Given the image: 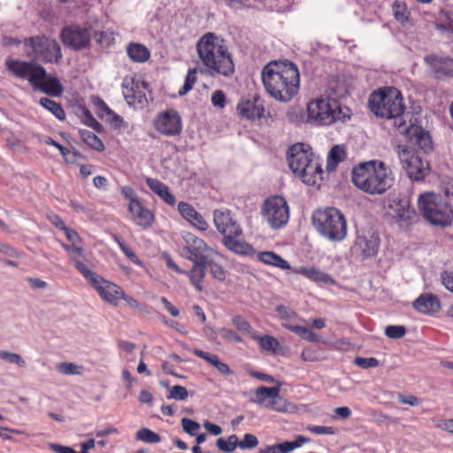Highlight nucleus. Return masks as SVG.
I'll use <instances>...</instances> for the list:
<instances>
[{
  "label": "nucleus",
  "mask_w": 453,
  "mask_h": 453,
  "mask_svg": "<svg viewBox=\"0 0 453 453\" xmlns=\"http://www.w3.org/2000/svg\"><path fill=\"white\" fill-rule=\"evenodd\" d=\"M206 262L193 263L192 268L189 271H184L183 274L187 275L190 283L198 291L203 290L202 282L205 277Z\"/></svg>",
  "instance_id": "29"
},
{
  "label": "nucleus",
  "mask_w": 453,
  "mask_h": 453,
  "mask_svg": "<svg viewBox=\"0 0 453 453\" xmlns=\"http://www.w3.org/2000/svg\"><path fill=\"white\" fill-rule=\"evenodd\" d=\"M327 89L329 96L336 99L346 96L350 87L343 77H333L328 82Z\"/></svg>",
  "instance_id": "32"
},
{
  "label": "nucleus",
  "mask_w": 453,
  "mask_h": 453,
  "mask_svg": "<svg viewBox=\"0 0 453 453\" xmlns=\"http://www.w3.org/2000/svg\"><path fill=\"white\" fill-rule=\"evenodd\" d=\"M189 223L200 231H205L208 228L207 222L204 220L203 216L198 211Z\"/></svg>",
  "instance_id": "61"
},
{
  "label": "nucleus",
  "mask_w": 453,
  "mask_h": 453,
  "mask_svg": "<svg viewBox=\"0 0 453 453\" xmlns=\"http://www.w3.org/2000/svg\"><path fill=\"white\" fill-rule=\"evenodd\" d=\"M278 393H280L279 387L268 388L265 386H259L255 391V397L250 398V402L262 407L268 408V403H270L272 398L278 396Z\"/></svg>",
  "instance_id": "30"
},
{
  "label": "nucleus",
  "mask_w": 453,
  "mask_h": 453,
  "mask_svg": "<svg viewBox=\"0 0 453 453\" xmlns=\"http://www.w3.org/2000/svg\"><path fill=\"white\" fill-rule=\"evenodd\" d=\"M183 251L186 253V258L193 263L206 262L218 252L209 247L206 242L191 233H187L183 236Z\"/></svg>",
  "instance_id": "16"
},
{
  "label": "nucleus",
  "mask_w": 453,
  "mask_h": 453,
  "mask_svg": "<svg viewBox=\"0 0 453 453\" xmlns=\"http://www.w3.org/2000/svg\"><path fill=\"white\" fill-rule=\"evenodd\" d=\"M351 180L364 193L376 196L390 189L395 183V177L384 162L371 160L353 167Z\"/></svg>",
  "instance_id": "3"
},
{
  "label": "nucleus",
  "mask_w": 453,
  "mask_h": 453,
  "mask_svg": "<svg viewBox=\"0 0 453 453\" xmlns=\"http://www.w3.org/2000/svg\"><path fill=\"white\" fill-rule=\"evenodd\" d=\"M371 111L381 118L394 119V126L408 142L427 151L431 148L430 134L417 125L406 126L404 119L405 105L401 92L393 87L371 94Z\"/></svg>",
  "instance_id": "1"
},
{
  "label": "nucleus",
  "mask_w": 453,
  "mask_h": 453,
  "mask_svg": "<svg viewBox=\"0 0 453 453\" xmlns=\"http://www.w3.org/2000/svg\"><path fill=\"white\" fill-rule=\"evenodd\" d=\"M155 129L165 136H176L182 131V121L180 114L173 109L157 115L154 120Z\"/></svg>",
  "instance_id": "18"
},
{
  "label": "nucleus",
  "mask_w": 453,
  "mask_h": 453,
  "mask_svg": "<svg viewBox=\"0 0 453 453\" xmlns=\"http://www.w3.org/2000/svg\"><path fill=\"white\" fill-rule=\"evenodd\" d=\"M196 50L210 74L226 77L234 72V65L225 41L213 33H207L196 42Z\"/></svg>",
  "instance_id": "4"
},
{
  "label": "nucleus",
  "mask_w": 453,
  "mask_h": 453,
  "mask_svg": "<svg viewBox=\"0 0 453 453\" xmlns=\"http://www.w3.org/2000/svg\"><path fill=\"white\" fill-rule=\"evenodd\" d=\"M441 279L443 286L453 293V272H443L441 275Z\"/></svg>",
  "instance_id": "63"
},
{
  "label": "nucleus",
  "mask_w": 453,
  "mask_h": 453,
  "mask_svg": "<svg viewBox=\"0 0 453 453\" xmlns=\"http://www.w3.org/2000/svg\"><path fill=\"white\" fill-rule=\"evenodd\" d=\"M317 231L326 239L341 242L347 235V222L344 215L336 208L317 210L312 216Z\"/></svg>",
  "instance_id": "8"
},
{
  "label": "nucleus",
  "mask_w": 453,
  "mask_h": 453,
  "mask_svg": "<svg viewBox=\"0 0 453 453\" xmlns=\"http://www.w3.org/2000/svg\"><path fill=\"white\" fill-rule=\"evenodd\" d=\"M47 219L53 226H55L57 228H58L61 231H64L65 229L67 228L64 220L58 215H57L55 213L48 214Z\"/></svg>",
  "instance_id": "64"
},
{
  "label": "nucleus",
  "mask_w": 453,
  "mask_h": 453,
  "mask_svg": "<svg viewBox=\"0 0 453 453\" xmlns=\"http://www.w3.org/2000/svg\"><path fill=\"white\" fill-rule=\"evenodd\" d=\"M0 358L9 364H14L21 368L27 365L25 359L19 353L0 350Z\"/></svg>",
  "instance_id": "45"
},
{
  "label": "nucleus",
  "mask_w": 453,
  "mask_h": 453,
  "mask_svg": "<svg viewBox=\"0 0 453 453\" xmlns=\"http://www.w3.org/2000/svg\"><path fill=\"white\" fill-rule=\"evenodd\" d=\"M262 215L272 228H281L287 225L289 219L288 204L282 196L269 197L262 206Z\"/></svg>",
  "instance_id": "11"
},
{
  "label": "nucleus",
  "mask_w": 453,
  "mask_h": 453,
  "mask_svg": "<svg viewBox=\"0 0 453 453\" xmlns=\"http://www.w3.org/2000/svg\"><path fill=\"white\" fill-rule=\"evenodd\" d=\"M58 371L64 375L79 374V367L73 363L63 362L58 365Z\"/></svg>",
  "instance_id": "57"
},
{
  "label": "nucleus",
  "mask_w": 453,
  "mask_h": 453,
  "mask_svg": "<svg viewBox=\"0 0 453 453\" xmlns=\"http://www.w3.org/2000/svg\"><path fill=\"white\" fill-rule=\"evenodd\" d=\"M354 364L360 368L368 369L377 367L379 365V360L375 357H357L354 359Z\"/></svg>",
  "instance_id": "52"
},
{
  "label": "nucleus",
  "mask_w": 453,
  "mask_h": 453,
  "mask_svg": "<svg viewBox=\"0 0 453 453\" xmlns=\"http://www.w3.org/2000/svg\"><path fill=\"white\" fill-rule=\"evenodd\" d=\"M257 259L265 265H273L283 270L289 269V263L273 251H261L257 254Z\"/></svg>",
  "instance_id": "34"
},
{
  "label": "nucleus",
  "mask_w": 453,
  "mask_h": 453,
  "mask_svg": "<svg viewBox=\"0 0 453 453\" xmlns=\"http://www.w3.org/2000/svg\"><path fill=\"white\" fill-rule=\"evenodd\" d=\"M83 121L88 126L92 127L95 130H98L100 127V124L98 121L92 116L90 111L85 109L83 112Z\"/></svg>",
  "instance_id": "62"
},
{
  "label": "nucleus",
  "mask_w": 453,
  "mask_h": 453,
  "mask_svg": "<svg viewBox=\"0 0 453 453\" xmlns=\"http://www.w3.org/2000/svg\"><path fill=\"white\" fill-rule=\"evenodd\" d=\"M306 430L314 434H329L333 435L336 434V429L333 426H315L308 425Z\"/></svg>",
  "instance_id": "53"
},
{
  "label": "nucleus",
  "mask_w": 453,
  "mask_h": 453,
  "mask_svg": "<svg viewBox=\"0 0 453 453\" xmlns=\"http://www.w3.org/2000/svg\"><path fill=\"white\" fill-rule=\"evenodd\" d=\"M33 88L51 96H60L64 92V87L59 80L56 76L50 75L47 73L44 78L35 81V85H34Z\"/></svg>",
  "instance_id": "25"
},
{
  "label": "nucleus",
  "mask_w": 453,
  "mask_h": 453,
  "mask_svg": "<svg viewBox=\"0 0 453 453\" xmlns=\"http://www.w3.org/2000/svg\"><path fill=\"white\" fill-rule=\"evenodd\" d=\"M97 114L105 121L117 125L121 121V118L116 114L105 103L104 100L98 98L96 103Z\"/></svg>",
  "instance_id": "37"
},
{
  "label": "nucleus",
  "mask_w": 453,
  "mask_h": 453,
  "mask_svg": "<svg viewBox=\"0 0 453 453\" xmlns=\"http://www.w3.org/2000/svg\"><path fill=\"white\" fill-rule=\"evenodd\" d=\"M193 353L198 357L203 358V360L210 363L211 365H213L219 372H220L223 375H230L233 373L232 370L228 366L227 364L220 361L217 355L211 354L205 351H203L201 349H195Z\"/></svg>",
  "instance_id": "33"
},
{
  "label": "nucleus",
  "mask_w": 453,
  "mask_h": 453,
  "mask_svg": "<svg viewBox=\"0 0 453 453\" xmlns=\"http://www.w3.org/2000/svg\"><path fill=\"white\" fill-rule=\"evenodd\" d=\"M426 60L430 64L434 75L441 79L453 75V59L441 58L437 57H427Z\"/></svg>",
  "instance_id": "28"
},
{
  "label": "nucleus",
  "mask_w": 453,
  "mask_h": 453,
  "mask_svg": "<svg viewBox=\"0 0 453 453\" xmlns=\"http://www.w3.org/2000/svg\"><path fill=\"white\" fill-rule=\"evenodd\" d=\"M233 325L242 333H248L250 334V332H255L252 330L250 324L242 318L241 316H235L233 318Z\"/></svg>",
  "instance_id": "55"
},
{
  "label": "nucleus",
  "mask_w": 453,
  "mask_h": 453,
  "mask_svg": "<svg viewBox=\"0 0 453 453\" xmlns=\"http://www.w3.org/2000/svg\"><path fill=\"white\" fill-rule=\"evenodd\" d=\"M196 73V68L188 70L183 87L179 90V94L180 96L186 95L193 88V86L195 85L197 80Z\"/></svg>",
  "instance_id": "46"
},
{
  "label": "nucleus",
  "mask_w": 453,
  "mask_h": 453,
  "mask_svg": "<svg viewBox=\"0 0 453 453\" xmlns=\"http://www.w3.org/2000/svg\"><path fill=\"white\" fill-rule=\"evenodd\" d=\"M250 337L257 341L260 346V348L265 351L271 353H276L280 349L279 341L271 335H264L260 336L258 332H250Z\"/></svg>",
  "instance_id": "36"
},
{
  "label": "nucleus",
  "mask_w": 453,
  "mask_h": 453,
  "mask_svg": "<svg viewBox=\"0 0 453 453\" xmlns=\"http://www.w3.org/2000/svg\"><path fill=\"white\" fill-rule=\"evenodd\" d=\"M344 118L337 99L326 96L311 101L307 104V122L330 125Z\"/></svg>",
  "instance_id": "9"
},
{
  "label": "nucleus",
  "mask_w": 453,
  "mask_h": 453,
  "mask_svg": "<svg viewBox=\"0 0 453 453\" xmlns=\"http://www.w3.org/2000/svg\"><path fill=\"white\" fill-rule=\"evenodd\" d=\"M379 246V235L371 229H362L357 231L350 252L357 259L363 261L374 257L378 253Z\"/></svg>",
  "instance_id": "14"
},
{
  "label": "nucleus",
  "mask_w": 453,
  "mask_h": 453,
  "mask_svg": "<svg viewBox=\"0 0 453 453\" xmlns=\"http://www.w3.org/2000/svg\"><path fill=\"white\" fill-rule=\"evenodd\" d=\"M188 390L182 386H173L168 395L169 399L185 400L188 397Z\"/></svg>",
  "instance_id": "56"
},
{
  "label": "nucleus",
  "mask_w": 453,
  "mask_h": 453,
  "mask_svg": "<svg viewBox=\"0 0 453 453\" xmlns=\"http://www.w3.org/2000/svg\"><path fill=\"white\" fill-rule=\"evenodd\" d=\"M216 446L221 451L233 452L239 447L238 437L235 434H232L228 437L227 441L219 438L216 441Z\"/></svg>",
  "instance_id": "43"
},
{
  "label": "nucleus",
  "mask_w": 453,
  "mask_h": 453,
  "mask_svg": "<svg viewBox=\"0 0 453 453\" xmlns=\"http://www.w3.org/2000/svg\"><path fill=\"white\" fill-rule=\"evenodd\" d=\"M295 273L304 276L319 286H333L335 284V280L330 274L315 267L300 266L295 270Z\"/></svg>",
  "instance_id": "24"
},
{
  "label": "nucleus",
  "mask_w": 453,
  "mask_h": 453,
  "mask_svg": "<svg viewBox=\"0 0 453 453\" xmlns=\"http://www.w3.org/2000/svg\"><path fill=\"white\" fill-rule=\"evenodd\" d=\"M178 210L180 215L188 222L196 215V210L186 202H180L178 204Z\"/></svg>",
  "instance_id": "50"
},
{
  "label": "nucleus",
  "mask_w": 453,
  "mask_h": 453,
  "mask_svg": "<svg viewBox=\"0 0 453 453\" xmlns=\"http://www.w3.org/2000/svg\"><path fill=\"white\" fill-rule=\"evenodd\" d=\"M261 77L268 94L280 102L291 100L299 89V70L288 60L270 61L264 66Z\"/></svg>",
  "instance_id": "2"
},
{
  "label": "nucleus",
  "mask_w": 453,
  "mask_h": 453,
  "mask_svg": "<svg viewBox=\"0 0 453 453\" xmlns=\"http://www.w3.org/2000/svg\"><path fill=\"white\" fill-rule=\"evenodd\" d=\"M392 11L395 19L398 22L402 24L408 22L410 12L405 3L395 1L392 4Z\"/></svg>",
  "instance_id": "42"
},
{
  "label": "nucleus",
  "mask_w": 453,
  "mask_h": 453,
  "mask_svg": "<svg viewBox=\"0 0 453 453\" xmlns=\"http://www.w3.org/2000/svg\"><path fill=\"white\" fill-rule=\"evenodd\" d=\"M409 143L423 151L424 154L428 153L432 150V147L427 151L418 148L416 145ZM414 149L410 150L406 145H399L397 149L398 157L402 165V167L406 172L410 179L413 180H423L429 171V165L426 159L423 158L420 152H414Z\"/></svg>",
  "instance_id": "10"
},
{
  "label": "nucleus",
  "mask_w": 453,
  "mask_h": 453,
  "mask_svg": "<svg viewBox=\"0 0 453 453\" xmlns=\"http://www.w3.org/2000/svg\"><path fill=\"white\" fill-rule=\"evenodd\" d=\"M86 280L107 303L117 306L123 296V289L117 284L104 279L96 272H87Z\"/></svg>",
  "instance_id": "12"
},
{
  "label": "nucleus",
  "mask_w": 453,
  "mask_h": 453,
  "mask_svg": "<svg viewBox=\"0 0 453 453\" xmlns=\"http://www.w3.org/2000/svg\"><path fill=\"white\" fill-rule=\"evenodd\" d=\"M241 235L242 234L228 235L223 238L222 242L227 250L235 254L246 256L254 255V248L250 244L238 239Z\"/></svg>",
  "instance_id": "27"
},
{
  "label": "nucleus",
  "mask_w": 453,
  "mask_h": 453,
  "mask_svg": "<svg viewBox=\"0 0 453 453\" xmlns=\"http://www.w3.org/2000/svg\"><path fill=\"white\" fill-rule=\"evenodd\" d=\"M146 184L167 204L173 205L176 202L174 196L170 192L169 188L157 179L147 178Z\"/></svg>",
  "instance_id": "31"
},
{
  "label": "nucleus",
  "mask_w": 453,
  "mask_h": 453,
  "mask_svg": "<svg viewBox=\"0 0 453 453\" xmlns=\"http://www.w3.org/2000/svg\"><path fill=\"white\" fill-rule=\"evenodd\" d=\"M290 170L307 185H316L322 180L323 171L311 148L303 143L292 145L288 151Z\"/></svg>",
  "instance_id": "5"
},
{
  "label": "nucleus",
  "mask_w": 453,
  "mask_h": 453,
  "mask_svg": "<svg viewBox=\"0 0 453 453\" xmlns=\"http://www.w3.org/2000/svg\"><path fill=\"white\" fill-rule=\"evenodd\" d=\"M214 225L224 237L232 234H242V229L234 219L229 210H215L213 212Z\"/></svg>",
  "instance_id": "20"
},
{
  "label": "nucleus",
  "mask_w": 453,
  "mask_h": 453,
  "mask_svg": "<svg viewBox=\"0 0 453 453\" xmlns=\"http://www.w3.org/2000/svg\"><path fill=\"white\" fill-rule=\"evenodd\" d=\"M81 140L90 148L95 150L102 151L104 150V145L101 139L93 132L87 129H81L79 131Z\"/></svg>",
  "instance_id": "38"
},
{
  "label": "nucleus",
  "mask_w": 453,
  "mask_h": 453,
  "mask_svg": "<svg viewBox=\"0 0 453 453\" xmlns=\"http://www.w3.org/2000/svg\"><path fill=\"white\" fill-rule=\"evenodd\" d=\"M238 442L241 449H253L258 445L257 438L251 434H245L243 439Z\"/></svg>",
  "instance_id": "58"
},
{
  "label": "nucleus",
  "mask_w": 453,
  "mask_h": 453,
  "mask_svg": "<svg viewBox=\"0 0 453 453\" xmlns=\"http://www.w3.org/2000/svg\"><path fill=\"white\" fill-rule=\"evenodd\" d=\"M94 37L99 45L103 47H108L114 41V33L111 30L95 32Z\"/></svg>",
  "instance_id": "47"
},
{
  "label": "nucleus",
  "mask_w": 453,
  "mask_h": 453,
  "mask_svg": "<svg viewBox=\"0 0 453 453\" xmlns=\"http://www.w3.org/2000/svg\"><path fill=\"white\" fill-rule=\"evenodd\" d=\"M136 439L146 443H158L161 441L160 435L149 428L138 430Z\"/></svg>",
  "instance_id": "44"
},
{
  "label": "nucleus",
  "mask_w": 453,
  "mask_h": 453,
  "mask_svg": "<svg viewBox=\"0 0 453 453\" xmlns=\"http://www.w3.org/2000/svg\"><path fill=\"white\" fill-rule=\"evenodd\" d=\"M413 308L424 315H434L441 310L439 298L431 293L421 294L413 303Z\"/></svg>",
  "instance_id": "22"
},
{
  "label": "nucleus",
  "mask_w": 453,
  "mask_h": 453,
  "mask_svg": "<svg viewBox=\"0 0 453 453\" xmlns=\"http://www.w3.org/2000/svg\"><path fill=\"white\" fill-rule=\"evenodd\" d=\"M25 55L44 64H59L63 58L59 43L45 35H37L23 40Z\"/></svg>",
  "instance_id": "7"
},
{
  "label": "nucleus",
  "mask_w": 453,
  "mask_h": 453,
  "mask_svg": "<svg viewBox=\"0 0 453 453\" xmlns=\"http://www.w3.org/2000/svg\"><path fill=\"white\" fill-rule=\"evenodd\" d=\"M211 104L215 107L224 108L226 105V96L222 90H216L211 96Z\"/></svg>",
  "instance_id": "60"
},
{
  "label": "nucleus",
  "mask_w": 453,
  "mask_h": 453,
  "mask_svg": "<svg viewBox=\"0 0 453 453\" xmlns=\"http://www.w3.org/2000/svg\"><path fill=\"white\" fill-rule=\"evenodd\" d=\"M290 403H287L278 393V396L275 398H272L270 403H268V408L270 410H273L278 412H287L289 411Z\"/></svg>",
  "instance_id": "48"
},
{
  "label": "nucleus",
  "mask_w": 453,
  "mask_h": 453,
  "mask_svg": "<svg viewBox=\"0 0 453 453\" xmlns=\"http://www.w3.org/2000/svg\"><path fill=\"white\" fill-rule=\"evenodd\" d=\"M206 269H208L212 275L218 280H224L226 278L225 271L223 267L211 260V258L206 260Z\"/></svg>",
  "instance_id": "49"
},
{
  "label": "nucleus",
  "mask_w": 453,
  "mask_h": 453,
  "mask_svg": "<svg viewBox=\"0 0 453 453\" xmlns=\"http://www.w3.org/2000/svg\"><path fill=\"white\" fill-rule=\"evenodd\" d=\"M181 425L184 432H186L191 436L196 435V432L200 428V425L196 421H194L188 418H183L181 419Z\"/></svg>",
  "instance_id": "54"
},
{
  "label": "nucleus",
  "mask_w": 453,
  "mask_h": 453,
  "mask_svg": "<svg viewBox=\"0 0 453 453\" xmlns=\"http://www.w3.org/2000/svg\"><path fill=\"white\" fill-rule=\"evenodd\" d=\"M406 334V328L403 326H388L385 329V334L390 339H400Z\"/></svg>",
  "instance_id": "51"
},
{
  "label": "nucleus",
  "mask_w": 453,
  "mask_h": 453,
  "mask_svg": "<svg viewBox=\"0 0 453 453\" xmlns=\"http://www.w3.org/2000/svg\"><path fill=\"white\" fill-rule=\"evenodd\" d=\"M6 69L16 77L27 80L34 87L37 80H42L46 75V69L35 62L6 59Z\"/></svg>",
  "instance_id": "15"
},
{
  "label": "nucleus",
  "mask_w": 453,
  "mask_h": 453,
  "mask_svg": "<svg viewBox=\"0 0 453 453\" xmlns=\"http://www.w3.org/2000/svg\"><path fill=\"white\" fill-rule=\"evenodd\" d=\"M387 208L388 215L401 226L411 225L418 218L409 198L401 194L391 196L388 199Z\"/></svg>",
  "instance_id": "13"
},
{
  "label": "nucleus",
  "mask_w": 453,
  "mask_h": 453,
  "mask_svg": "<svg viewBox=\"0 0 453 453\" xmlns=\"http://www.w3.org/2000/svg\"><path fill=\"white\" fill-rule=\"evenodd\" d=\"M63 43L74 50L86 49L90 44L91 33L89 29L79 25L65 27L60 33Z\"/></svg>",
  "instance_id": "17"
},
{
  "label": "nucleus",
  "mask_w": 453,
  "mask_h": 453,
  "mask_svg": "<svg viewBox=\"0 0 453 453\" xmlns=\"http://www.w3.org/2000/svg\"><path fill=\"white\" fill-rule=\"evenodd\" d=\"M128 57L134 62H146L150 56V52L147 47L141 43H130L127 48Z\"/></svg>",
  "instance_id": "35"
},
{
  "label": "nucleus",
  "mask_w": 453,
  "mask_h": 453,
  "mask_svg": "<svg viewBox=\"0 0 453 453\" xmlns=\"http://www.w3.org/2000/svg\"><path fill=\"white\" fill-rule=\"evenodd\" d=\"M39 104L41 106L51 112L58 119H65V113L60 104L47 97H42Z\"/></svg>",
  "instance_id": "40"
},
{
  "label": "nucleus",
  "mask_w": 453,
  "mask_h": 453,
  "mask_svg": "<svg viewBox=\"0 0 453 453\" xmlns=\"http://www.w3.org/2000/svg\"><path fill=\"white\" fill-rule=\"evenodd\" d=\"M345 152L342 147L339 145L334 146L327 157V170L329 172L334 171L337 165L343 160Z\"/></svg>",
  "instance_id": "41"
},
{
  "label": "nucleus",
  "mask_w": 453,
  "mask_h": 453,
  "mask_svg": "<svg viewBox=\"0 0 453 453\" xmlns=\"http://www.w3.org/2000/svg\"><path fill=\"white\" fill-rule=\"evenodd\" d=\"M282 326L308 342H319V336L313 331L308 329L307 327L288 324H282Z\"/></svg>",
  "instance_id": "39"
},
{
  "label": "nucleus",
  "mask_w": 453,
  "mask_h": 453,
  "mask_svg": "<svg viewBox=\"0 0 453 453\" xmlns=\"http://www.w3.org/2000/svg\"><path fill=\"white\" fill-rule=\"evenodd\" d=\"M239 114L247 119H261L265 113L264 105L258 100H247L237 105Z\"/></svg>",
  "instance_id": "26"
},
{
  "label": "nucleus",
  "mask_w": 453,
  "mask_h": 453,
  "mask_svg": "<svg viewBox=\"0 0 453 453\" xmlns=\"http://www.w3.org/2000/svg\"><path fill=\"white\" fill-rule=\"evenodd\" d=\"M147 84L134 78L124 79L122 93L127 103L134 108H142L147 103Z\"/></svg>",
  "instance_id": "19"
},
{
  "label": "nucleus",
  "mask_w": 453,
  "mask_h": 453,
  "mask_svg": "<svg viewBox=\"0 0 453 453\" xmlns=\"http://www.w3.org/2000/svg\"><path fill=\"white\" fill-rule=\"evenodd\" d=\"M63 232L67 241L70 242L68 245H76L83 242L82 239L74 229L67 227Z\"/></svg>",
  "instance_id": "59"
},
{
  "label": "nucleus",
  "mask_w": 453,
  "mask_h": 453,
  "mask_svg": "<svg viewBox=\"0 0 453 453\" xmlns=\"http://www.w3.org/2000/svg\"><path fill=\"white\" fill-rule=\"evenodd\" d=\"M418 207L431 225L448 226L453 220V209L441 195L434 192H426L418 196Z\"/></svg>",
  "instance_id": "6"
},
{
  "label": "nucleus",
  "mask_w": 453,
  "mask_h": 453,
  "mask_svg": "<svg viewBox=\"0 0 453 453\" xmlns=\"http://www.w3.org/2000/svg\"><path fill=\"white\" fill-rule=\"evenodd\" d=\"M61 247L69 254V262L82 274L85 278L87 272H93L81 261V257H84L85 250L83 242L76 245H68L61 241L58 242Z\"/></svg>",
  "instance_id": "23"
},
{
  "label": "nucleus",
  "mask_w": 453,
  "mask_h": 453,
  "mask_svg": "<svg viewBox=\"0 0 453 453\" xmlns=\"http://www.w3.org/2000/svg\"><path fill=\"white\" fill-rule=\"evenodd\" d=\"M128 211L131 215V220L142 228L150 227L154 222L153 213L146 208L140 200H132L128 202Z\"/></svg>",
  "instance_id": "21"
}]
</instances>
